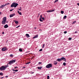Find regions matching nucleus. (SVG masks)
<instances>
[{"label":"nucleus","mask_w":79,"mask_h":79,"mask_svg":"<svg viewBox=\"0 0 79 79\" xmlns=\"http://www.w3.org/2000/svg\"><path fill=\"white\" fill-rule=\"evenodd\" d=\"M62 60H64V61L65 62H66V58L64 57H62L60 59H57L56 60V61H59V62L61 61H62Z\"/></svg>","instance_id":"obj_1"},{"label":"nucleus","mask_w":79,"mask_h":79,"mask_svg":"<svg viewBox=\"0 0 79 79\" xmlns=\"http://www.w3.org/2000/svg\"><path fill=\"white\" fill-rule=\"evenodd\" d=\"M18 5V4L17 3H16L15 2L13 3L11 5V8L13 7L16 8V7Z\"/></svg>","instance_id":"obj_2"},{"label":"nucleus","mask_w":79,"mask_h":79,"mask_svg":"<svg viewBox=\"0 0 79 79\" xmlns=\"http://www.w3.org/2000/svg\"><path fill=\"white\" fill-rule=\"evenodd\" d=\"M6 17H4V18H3L2 19V24H5V23H6Z\"/></svg>","instance_id":"obj_3"},{"label":"nucleus","mask_w":79,"mask_h":79,"mask_svg":"<svg viewBox=\"0 0 79 79\" xmlns=\"http://www.w3.org/2000/svg\"><path fill=\"white\" fill-rule=\"evenodd\" d=\"M15 61L16 60H11L9 62V64H13V63H15Z\"/></svg>","instance_id":"obj_4"},{"label":"nucleus","mask_w":79,"mask_h":79,"mask_svg":"<svg viewBox=\"0 0 79 79\" xmlns=\"http://www.w3.org/2000/svg\"><path fill=\"white\" fill-rule=\"evenodd\" d=\"M52 65L51 64H49L46 65L47 68L49 69L50 68H52Z\"/></svg>","instance_id":"obj_5"},{"label":"nucleus","mask_w":79,"mask_h":79,"mask_svg":"<svg viewBox=\"0 0 79 79\" xmlns=\"http://www.w3.org/2000/svg\"><path fill=\"white\" fill-rule=\"evenodd\" d=\"M5 70V66H2V67H1L0 68V70H1V71H3Z\"/></svg>","instance_id":"obj_6"},{"label":"nucleus","mask_w":79,"mask_h":79,"mask_svg":"<svg viewBox=\"0 0 79 79\" xmlns=\"http://www.w3.org/2000/svg\"><path fill=\"white\" fill-rule=\"evenodd\" d=\"M6 50H7V48H6V47L3 48H2V52H4V51H6Z\"/></svg>","instance_id":"obj_7"},{"label":"nucleus","mask_w":79,"mask_h":79,"mask_svg":"<svg viewBox=\"0 0 79 79\" xmlns=\"http://www.w3.org/2000/svg\"><path fill=\"white\" fill-rule=\"evenodd\" d=\"M55 11V9H53L51 10H49L47 11V13H50L51 12H53Z\"/></svg>","instance_id":"obj_8"},{"label":"nucleus","mask_w":79,"mask_h":79,"mask_svg":"<svg viewBox=\"0 0 79 79\" xmlns=\"http://www.w3.org/2000/svg\"><path fill=\"white\" fill-rule=\"evenodd\" d=\"M16 14L15 13H13V14H11L10 15V18H12V17H13L15 16Z\"/></svg>","instance_id":"obj_9"},{"label":"nucleus","mask_w":79,"mask_h":79,"mask_svg":"<svg viewBox=\"0 0 79 79\" xmlns=\"http://www.w3.org/2000/svg\"><path fill=\"white\" fill-rule=\"evenodd\" d=\"M38 35H36L35 36H34L33 37V39H35V38H37L38 37Z\"/></svg>","instance_id":"obj_10"},{"label":"nucleus","mask_w":79,"mask_h":79,"mask_svg":"<svg viewBox=\"0 0 79 79\" xmlns=\"http://www.w3.org/2000/svg\"><path fill=\"white\" fill-rule=\"evenodd\" d=\"M4 27L5 28H7V27H8V26L7 24H6L4 26Z\"/></svg>","instance_id":"obj_11"},{"label":"nucleus","mask_w":79,"mask_h":79,"mask_svg":"<svg viewBox=\"0 0 79 79\" xmlns=\"http://www.w3.org/2000/svg\"><path fill=\"white\" fill-rule=\"evenodd\" d=\"M5 5H2L0 6V8H2L3 7H4V6H5Z\"/></svg>","instance_id":"obj_12"},{"label":"nucleus","mask_w":79,"mask_h":79,"mask_svg":"<svg viewBox=\"0 0 79 79\" xmlns=\"http://www.w3.org/2000/svg\"><path fill=\"white\" fill-rule=\"evenodd\" d=\"M26 37H27V38H29V37H30V36H29V34H26Z\"/></svg>","instance_id":"obj_13"},{"label":"nucleus","mask_w":79,"mask_h":79,"mask_svg":"<svg viewBox=\"0 0 79 79\" xmlns=\"http://www.w3.org/2000/svg\"><path fill=\"white\" fill-rule=\"evenodd\" d=\"M38 69H41L42 68V67H37Z\"/></svg>","instance_id":"obj_14"},{"label":"nucleus","mask_w":79,"mask_h":79,"mask_svg":"<svg viewBox=\"0 0 79 79\" xmlns=\"http://www.w3.org/2000/svg\"><path fill=\"white\" fill-rule=\"evenodd\" d=\"M58 63V62H56V61L54 62V64H55V65H56Z\"/></svg>","instance_id":"obj_15"},{"label":"nucleus","mask_w":79,"mask_h":79,"mask_svg":"<svg viewBox=\"0 0 79 79\" xmlns=\"http://www.w3.org/2000/svg\"><path fill=\"white\" fill-rule=\"evenodd\" d=\"M18 13L20 15H22V14H21V12H19V10H18L17 11Z\"/></svg>","instance_id":"obj_16"},{"label":"nucleus","mask_w":79,"mask_h":79,"mask_svg":"<svg viewBox=\"0 0 79 79\" xmlns=\"http://www.w3.org/2000/svg\"><path fill=\"white\" fill-rule=\"evenodd\" d=\"M31 63V62H27V63L25 64H29Z\"/></svg>","instance_id":"obj_17"},{"label":"nucleus","mask_w":79,"mask_h":79,"mask_svg":"<svg viewBox=\"0 0 79 79\" xmlns=\"http://www.w3.org/2000/svg\"><path fill=\"white\" fill-rule=\"evenodd\" d=\"M67 16L66 15H65L64 16V19H66V18Z\"/></svg>","instance_id":"obj_18"},{"label":"nucleus","mask_w":79,"mask_h":79,"mask_svg":"<svg viewBox=\"0 0 79 79\" xmlns=\"http://www.w3.org/2000/svg\"><path fill=\"white\" fill-rule=\"evenodd\" d=\"M9 4H10V3H6L5 4V6H6V5H9Z\"/></svg>","instance_id":"obj_19"},{"label":"nucleus","mask_w":79,"mask_h":79,"mask_svg":"<svg viewBox=\"0 0 79 79\" xmlns=\"http://www.w3.org/2000/svg\"><path fill=\"white\" fill-rule=\"evenodd\" d=\"M19 50L20 52H23V50L22 49H19Z\"/></svg>","instance_id":"obj_20"},{"label":"nucleus","mask_w":79,"mask_h":79,"mask_svg":"<svg viewBox=\"0 0 79 79\" xmlns=\"http://www.w3.org/2000/svg\"><path fill=\"white\" fill-rule=\"evenodd\" d=\"M61 14H63V13H64V11H61Z\"/></svg>","instance_id":"obj_21"},{"label":"nucleus","mask_w":79,"mask_h":79,"mask_svg":"<svg viewBox=\"0 0 79 79\" xmlns=\"http://www.w3.org/2000/svg\"><path fill=\"white\" fill-rule=\"evenodd\" d=\"M40 21L41 22H43V20H42L41 19H40Z\"/></svg>","instance_id":"obj_22"},{"label":"nucleus","mask_w":79,"mask_h":79,"mask_svg":"<svg viewBox=\"0 0 79 79\" xmlns=\"http://www.w3.org/2000/svg\"><path fill=\"white\" fill-rule=\"evenodd\" d=\"M15 24H18V21H16L15 22Z\"/></svg>","instance_id":"obj_23"},{"label":"nucleus","mask_w":79,"mask_h":79,"mask_svg":"<svg viewBox=\"0 0 79 79\" xmlns=\"http://www.w3.org/2000/svg\"><path fill=\"white\" fill-rule=\"evenodd\" d=\"M63 65H64V66H66V63L65 62H64L63 63Z\"/></svg>","instance_id":"obj_24"},{"label":"nucleus","mask_w":79,"mask_h":79,"mask_svg":"<svg viewBox=\"0 0 79 79\" xmlns=\"http://www.w3.org/2000/svg\"><path fill=\"white\" fill-rule=\"evenodd\" d=\"M58 2V0H56L54 3H56V2Z\"/></svg>","instance_id":"obj_25"},{"label":"nucleus","mask_w":79,"mask_h":79,"mask_svg":"<svg viewBox=\"0 0 79 79\" xmlns=\"http://www.w3.org/2000/svg\"><path fill=\"white\" fill-rule=\"evenodd\" d=\"M0 76H3V73H0Z\"/></svg>","instance_id":"obj_26"},{"label":"nucleus","mask_w":79,"mask_h":79,"mask_svg":"<svg viewBox=\"0 0 79 79\" xmlns=\"http://www.w3.org/2000/svg\"><path fill=\"white\" fill-rule=\"evenodd\" d=\"M76 23V21H74L72 23V24H74Z\"/></svg>","instance_id":"obj_27"},{"label":"nucleus","mask_w":79,"mask_h":79,"mask_svg":"<svg viewBox=\"0 0 79 79\" xmlns=\"http://www.w3.org/2000/svg\"><path fill=\"white\" fill-rule=\"evenodd\" d=\"M13 55L12 54H10V57H13Z\"/></svg>","instance_id":"obj_28"},{"label":"nucleus","mask_w":79,"mask_h":79,"mask_svg":"<svg viewBox=\"0 0 79 79\" xmlns=\"http://www.w3.org/2000/svg\"><path fill=\"white\" fill-rule=\"evenodd\" d=\"M44 46H45V44H43L42 48H44Z\"/></svg>","instance_id":"obj_29"},{"label":"nucleus","mask_w":79,"mask_h":79,"mask_svg":"<svg viewBox=\"0 0 79 79\" xmlns=\"http://www.w3.org/2000/svg\"><path fill=\"white\" fill-rule=\"evenodd\" d=\"M47 77V79H49V78H50V77L49 76H48Z\"/></svg>","instance_id":"obj_30"},{"label":"nucleus","mask_w":79,"mask_h":79,"mask_svg":"<svg viewBox=\"0 0 79 79\" xmlns=\"http://www.w3.org/2000/svg\"><path fill=\"white\" fill-rule=\"evenodd\" d=\"M42 50H43L42 49H41L39 50V52H41V51H42Z\"/></svg>","instance_id":"obj_31"},{"label":"nucleus","mask_w":79,"mask_h":79,"mask_svg":"<svg viewBox=\"0 0 79 79\" xmlns=\"http://www.w3.org/2000/svg\"><path fill=\"white\" fill-rule=\"evenodd\" d=\"M71 39H71V38H69V40H71Z\"/></svg>","instance_id":"obj_32"},{"label":"nucleus","mask_w":79,"mask_h":79,"mask_svg":"<svg viewBox=\"0 0 79 79\" xmlns=\"http://www.w3.org/2000/svg\"><path fill=\"white\" fill-rule=\"evenodd\" d=\"M40 16V19H42V15H41Z\"/></svg>","instance_id":"obj_33"},{"label":"nucleus","mask_w":79,"mask_h":79,"mask_svg":"<svg viewBox=\"0 0 79 79\" xmlns=\"http://www.w3.org/2000/svg\"><path fill=\"white\" fill-rule=\"evenodd\" d=\"M15 72H17V71H18V70H15Z\"/></svg>","instance_id":"obj_34"},{"label":"nucleus","mask_w":79,"mask_h":79,"mask_svg":"<svg viewBox=\"0 0 79 79\" xmlns=\"http://www.w3.org/2000/svg\"><path fill=\"white\" fill-rule=\"evenodd\" d=\"M67 33V31H65L64 32V34H66Z\"/></svg>","instance_id":"obj_35"},{"label":"nucleus","mask_w":79,"mask_h":79,"mask_svg":"<svg viewBox=\"0 0 79 79\" xmlns=\"http://www.w3.org/2000/svg\"><path fill=\"white\" fill-rule=\"evenodd\" d=\"M13 9L10 10V11H13Z\"/></svg>","instance_id":"obj_36"},{"label":"nucleus","mask_w":79,"mask_h":79,"mask_svg":"<svg viewBox=\"0 0 79 79\" xmlns=\"http://www.w3.org/2000/svg\"><path fill=\"white\" fill-rule=\"evenodd\" d=\"M38 64H42V63L39 62Z\"/></svg>","instance_id":"obj_37"},{"label":"nucleus","mask_w":79,"mask_h":79,"mask_svg":"<svg viewBox=\"0 0 79 79\" xmlns=\"http://www.w3.org/2000/svg\"><path fill=\"white\" fill-rule=\"evenodd\" d=\"M45 19V18H44V17H42V19L43 20H44Z\"/></svg>","instance_id":"obj_38"},{"label":"nucleus","mask_w":79,"mask_h":79,"mask_svg":"<svg viewBox=\"0 0 79 79\" xmlns=\"http://www.w3.org/2000/svg\"><path fill=\"white\" fill-rule=\"evenodd\" d=\"M20 27V26H19L18 27H16V28H18V27Z\"/></svg>","instance_id":"obj_39"},{"label":"nucleus","mask_w":79,"mask_h":79,"mask_svg":"<svg viewBox=\"0 0 79 79\" xmlns=\"http://www.w3.org/2000/svg\"><path fill=\"white\" fill-rule=\"evenodd\" d=\"M5 69H6V68L7 67V66L6 65L5 66Z\"/></svg>","instance_id":"obj_40"},{"label":"nucleus","mask_w":79,"mask_h":79,"mask_svg":"<svg viewBox=\"0 0 79 79\" xmlns=\"http://www.w3.org/2000/svg\"><path fill=\"white\" fill-rule=\"evenodd\" d=\"M23 69H25L26 68V67H23Z\"/></svg>","instance_id":"obj_41"},{"label":"nucleus","mask_w":79,"mask_h":79,"mask_svg":"<svg viewBox=\"0 0 79 79\" xmlns=\"http://www.w3.org/2000/svg\"><path fill=\"white\" fill-rule=\"evenodd\" d=\"M34 72H31V74H34Z\"/></svg>","instance_id":"obj_42"},{"label":"nucleus","mask_w":79,"mask_h":79,"mask_svg":"<svg viewBox=\"0 0 79 79\" xmlns=\"http://www.w3.org/2000/svg\"><path fill=\"white\" fill-rule=\"evenodd\" d=\"M5 33H4V32H2V34H4Z\"/></svg>","instance_id":"obj_43"},{"label":"nucleus","mask_w":79,"mask_h":79,"mask_svg":"<svg viewBox=\"0 0 79 79\" xmlns=\"http://www.w3.org/2000/svg\"><path fill=\"white\" fill-rule=\"evenodd\" d=\"M18 68V67H15V69H16V68Z\"/></svg>","instance_id":"obj_44"},{"label":"nucleus","mask_w":79,"mask_h":79,"mask_svg":"<svg viewBox=\"0 0 79 79\" xmlns=\"http://www.w3.org/2000/svg\"><path fill=\"white\" fill-rule=\"evenodd\" d=\"M12 70L14 72L15 71V70H14V69H12Z\"/></svg>","instance_id":"obj_45"},{"label":"nucleus","mask_w":79,"mask_h":79,"mask_svg":"<svg viewBox=\"0 0 79 79\" xmlns=\"http://www.w3.org/2000/svg\"><path fill=\"white\" fill-rule=\"evenodd\" d=\"M77 5H78V6H79V3H77Z\"/></svg>","instance_id":"obj_46"},{"label":"nucleus","mask_w":79,"mask_h":79,"mask_svg":"<svg viewBox=\"0 0 79 79\" xmlns=\"http://www.w3.org/2000/svg\"><path fill=\"white\" fill-rule=\"evenodd\" d=\"M77 31H75V34H76V33H77Z\"/></svg>","instance_id":"obj_47"},{"label":"nucleus","mask_w":79,"mask_h":79,"mask_svg":"<svg viewBox=\"0 0 79 79\" xmlns=\"http://www.w3.org/2000/svg\"><path fill=\"white\" fill-rule=\"evenodd\" d=\"M6 66H7V67L8 68V65H6Z\"/></svg>","instance_id":"obj_48"},{"label":"nucleus","mask_w":79,"mask_h":79,"mask_svg":"<svg viewBox=\"0 0 79 79\" xmlns=\"http://www.w3.org/2000/svg\"><path fill=\"white\" fill-rule=\"evenodd\" d=\"M6 78H8V76H6Z\"/></svg>","instance_id":"obj_49"},{"label":"nucleus","mask_w":79,"mask_h":79,"mask_svg":"<svg viewBox=\"0 0 79 79\" xmlns=\"http://www.w3.org/2000/svg\"><path fill=\"white\" fill-rule=\"evenodd\" d=\"M19 10L20 11H21V9H19Z\"/></svg>","instance_id":"obj_50"},{"label":"nucleus","mask_w":79,"mask_h":79,"mask_svg":"<svg viewBox=\"0 0 79 79\" xmlns=\"http://www.w3.org/2000/svg\"><path fill=\"white\" fill-rule=\"evenodd\" d=\"M3 77H1V79H3Z\"/></svg>","instance_id":"obj_51"},{"label":"nucleus","mask_w":79,"mask_h":79,"mask_svg":"<svg viewBox=\"0 0 79 79\" xmlns=\"http://www.w3.org/2000/svg\"><path fill=\"white\" fill-rule=\"evenodd\" d=\"M13 73H14V74H15V73H15V72H13Z\"/></svg>","instance_id":"obj_52"},{"label":"nucleus","mask_w":79,"mask_h":79,"mask_svg":"<svg viewBox=\"0 0 79 79\" xmlns=\"http://www.w3.org/2000/svg\"><path fill=\"white\" fill-rule=\"evenodd\" d=\"M9 64V63H8V64H7V65H8V64Z\"/></svg>","instance_id":"obj_53"},{"label":"nucleus","mask_w":79,"mask_h":79,"mask_svg":"<svg viewBox=\"0 0 79 79\" xmlns=\"http://www.w3.org/2000/svg\"><path fill=\"white\" fill-rule=\"evenodd\" d=\"M6 23H8V21H7Z\"/></svg>","instance_id":"obj_54"},{"label":"nucleus","mask_w":79,"mask_h":79,"mask_svg":"<svg viewBox=\"0 0 79 79\" xmlns=\"http://www.w3.org/2000/svg\"><path fill=\"white\" fill-rule=\"evenodd\" d=\"M1 14V12H0V15Z\"/></svg>","instance_id":"obj_55"},{"label":"nucleus","mask_w":79,"mask_h":79,"mask_svg":"<svg viewBox=\"0 0 79 79\" xmlns=\"http://www.w3.org/2000/svg\"><path fill=\"white\" fill-rule=\"evenodd\" d=\"M39 31H40V30H39Z\"/></svg>","instance_id":"obj_56"},{"label":"nucleus","mask_w":79,"mask_h":79,"mask_svg":"<svg viewBox=\"0 0 79 79\" xmlns=\"http://www.w3.org/2000/svg\"><path fill=\"white\" fill-rule=\"evenodd\" d=\"M35 28V29H36V28Z\"/></svg>","instance_id":"obj_57"}]
</instances>
